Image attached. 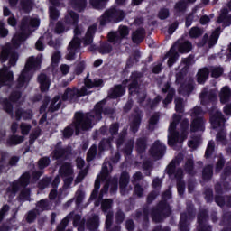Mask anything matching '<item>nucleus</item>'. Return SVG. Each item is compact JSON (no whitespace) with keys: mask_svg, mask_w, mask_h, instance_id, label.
<instances>
[{"mask_svg":"<svg viewBox=\"0 0 231 231\" xmlns=\"http://www.w3.org/2000/svg\"><path fill=\"white\" fill-rule=\"evenodd\" d=\"M102 107H104V101L97 103L95 106L94 111L90 114L76 113L74 124L65 128L63 131L64 138H69L75 130L77 134H79L80 131H88V129H91V127L102 118Z\"/></svg>","mask_w":231,"mask_h":231,"instance_id":"obj_1","label":"nucleus"},{"mask_svg":"<svg viewBox=\"0 0 231 231\" xmlns=\"http://www.w3.org/2000/svg\"><path fill=\"white\" fill-rule=\"evenodd\" d=\"M180 120L181 116H173L172 122L170 124L168 130V143L171 147H176L178 143H183L184 140H187V135L189 134V120H182L180 123V132H176V126L180 124Z\"/></svg>","mask_w":231,"mask_h":231,"instance_id":"obj_2","label":"nucleus"},{"mask_svg":"<svg viewBox=\"0 0 231 231\" xmlns=\"http://www.w3.org/2000/svg\"><path fill=\"white\" fill-rule=\"evenodd\" d=\"M42 60H41V57H33L31 56L28 58L24 69L22 70L18 79H17V85L16 89H21V88H23V86L30 83V80H32V77L33 75L32 74V71H37L41 69V64Z\"/></svg>","mask_w":231,"mask_h":231,"instance_id":"obj_3","label":"nucleus"},{"mask_svg":"<svg viewBox=\"0 0 231 231\" xmlns=\"http://www.w3.org/2000/svg\"><path fill=\"white\" fill-rule=\"evenodd\" d=\"M84 29L81 26H78L74 30V38L69 45L68 54L66 56L67 60H73L75 59V53H79L80 50V35H82Z\"/></svg>","mask_w":231,"mask_h":231,"instance_id":"obj_4","label":"nucleus"},{"mask_svg":"<svg viewBox=\"0 0 231 231\" xmlns=\"http://www.w3.org/2000/svg\"><path fill=\"white\" fill-rule=\"evenodd\" d=\"M30 180H32V175L29 171L23 173L17 180L12 182L11 187L7 188V192L11 194H17L23 189H26L30 185Z\"/></svg>","mask_w":231,"mask_h":231,"instance_id":"obj_5","label":"nucleus"},{"mask_svg":"<svg viewBox=\"0 0 231 231\" xmlns=\"http://www.w3.org/2000/svg\"><path fill=\"white\" fill-rule=\"evenodd\" d=\"M201 115H203V110L199 106L191 110V117L193 119L191 123V133L205 131V121H203Z\"/></svg>","mask_w":231,"mask_h":231,"instance_id":"obj_6","label":"nucleus"},{"mask_svg":"<svg viewBox=\"0 0 231 231\" xmlns=\"http://www.w3.org/2000/svg\"><path fill=\"white\" fill-rule=\"evenodd\" d=\"M124 17H125V14H124L122 11L116 9L108 10L100 17V25L105 26V24L111 22L120 23Z\"/></svg>","mask_w":231,"mask_h":231,"instance_id":"obj_7","label":"nucleus"},{"mask_svg":"<svg viewBox=\"0 0 231 231\" xmlns=\"http://www.w3.org/2000/svg\"><path fill=\"white\" fill-rule=\"evenodd\" d=\"M8 59L9 67L15 66L17 64V60H19V53L13 51L10 45H7L2 49L0 52V62L5 64Z\"/></svg>","mask_w":231,"mask_h":231,"instance_id":"obj_8","label":"nucleus"},{"mask_svg":"<svg viewBox=\"0 0 231 231\" xmlns=\"http://www.w3.org/2000/svg\"><path fill=\"white\" fill-rule=\"evenodd\" d=\"M113 171V166L110 162H105L102 167V171L100 175L97 176L95 182V189L91 194V198H97V194H98V189H100V181H104L107 180V176H109V172Z\"/></svg>","mask_w":231,"mask_h":231,"instance_id":"obj_9","label":"nucleus"},{"mask_svg":"<svg viewBox=\"0 0 231 231\" xmlns=\"http://www.w3.org/2000/svg\"><path fill=\"white\" fill-rule=\"evenodd\" d=\"M48 45L51 46V48H55V52L51 56V69L52 71V74L54 77L59 73V39L56 38L55 41L51 39L48 42Z\"/></svg>","mask_w":231,"mask_h":231,"instance_id":"obj_10","label":"nucleus"},{"mask_svg":"<svg viewBox=\"0 0 231 231\" xmlns=\"http://www.w3.org/2000/svg\"><path fill=\"white\" fill-rule=\"evenodd\" d=\"M102 86V80L97 79L91 81L88 78L85 79V87L81 88L80 90H77L79 97H84L86 95H89L91 91L89 89H93V88H98Z\"/></svg>","mask_w":231,"mask_h":231,"instance_id":"obj_11","label":"nucleus"},{"mask_svg":"<svg viewBox=\"0 0 231 231\" xmlns=\"http://www.w3.org/2000/svg\"><path fill=\"white\" fill-rule=\"evenodd\" d=\"M60 174L65 177V185L69 187L73 181V166L68 162L64 163L60 170Z\"/></svg>","mask_w":231,"mask_h":231,"instance_id":"obj_12","label":"nucleus"},{"mask_svg":"<svg viewBox=\"0 0 231 231\" xmlns=\"http://www.w3.org/2000/svg\"><path fill=\"white\" fill-rule=\"evenodd\" d=\"M112 204H113V201H111V199H105L101 203V208L103 212H108L106 214V228H110L111 223L113 221V212H111Z\"/></svg>","mask_w":231,"mask_h":231,"instance_id":"obj_13","label":"nucleus"},{"mask_svg":"<svg viewBox=\"0 0 231 231\" xmlns=\"http://www.w3.org/2000/svg\"><path fill=\"white\" fill-rule=\"evenodd\" d=\"M129 35V29L125 26H120L118 33H108V41L110 42H118L121 39H125Z\"/></svg>","mask_w":231,"mask_h":231,"instance_id":"obj_14","label":"nucleus"},{"mask_svg":"<svg viewBox=\"0 0 231 231\" xmlns=\"http://www.w3.org/2000/svg\"><path fill=\"white\" fill-rule=\"evenodd\" d=\"M210 122L213 129L223 127V125H225V118H223V114L217 110L212 111Z\"/></svg>","mask_w":231,"mask_h":231,"instance_id":"obj_15","label":"nucleus"},{"mask_svg":"<svg viewBox=\"0 0 231 231\" xmlns=\"http://www.w3.org/2000/svg\"><path fill=\"white\" fill-rule=\"evenodd\" d=\"M152 156L156 160H160L163 156V152H165V145L162 143L160 141L154 143L150 151Z\"/></svg>","mask_w":231,"mask_h":231,"instance_id":"obj_16","label":"nucleus"},{"mask_svg":"<svg viewBox=\"0 0 231 231\" xmlns=\"http://www.w3.org/2000/svg\"><path fill=\"white\" fill-rule=\"evenodd\" d=\"M23 120H32L33 118V111L32 109L23 110V108L15 109V120L17 122Z\"/></svg>","mask_w":231,"mask_h":231,"instance_id":"obj_17","label":"nucleus"},{"mask_svg":"<svg viewBox=\"0 0 231 231\" xmlns=\"http://www.w3.org/2000/svg\"><path fill=\"white\" fill-rule=\"evenodd\" d=\"M38 82L40 84V89L42 93H46L50 89V78L44 73H41L38 76Z\"/></svg>","mask_w":231,"mask_h":231,"instance_id":"obj_18","label":"nucleus"},{"mask_svg":"<svg viewBox=\"0 0 231 231\" xmlns=\"http://www.w3.org/2000/svg\"><path fill=\"white\" fill-rule=\"evenodd\" d=\"M24 142V136L12 134L6 140L7 147H14V145H21Z\"/></svg>","mask_w":231,"mask_h":231,"instance_id":"obj_19","label":"nucleus"},{"mask_svg":"<svg viewBox=\"0 0 231 231\" xmlns=\"http://www.w3.org/2000/svg\"><path fill=\"white\" fill-rule=\"evenodd\" d=\"M30 23L32 26H39V20H30V17L24 16L20 23L21 32H26V30H28V26H30Z\"/></svg>","mask_w":231,"mask_h":231,"instance_id":"obj_20","label":"nucleus"},{"mask_svg":"<svg viewBox=\"0 0 231 231\" xmlns=\"http://www.w3.org/2000/svg\"><path fill=\"white\" fill-rule=\"evenodd\" d=\"M14 82V72L0 73V87L10 86Z\"/></svg>","mask_w":231,"mask_h":231,"instance_id":"obj_21","label":"nucleus"},{"mask_svg":"<svg viewBox=\"0 0 231 231\" xmlns=\"http://www.w3.org/2000/svg\"><path fill=\"white\" fill-rule=\"evenodd\" d=\"M130 83V87H129V91L131 93V95H133V93H140L139 89L140 87H138V74L136 73H133L131 79L129 80Z\"/></svg>","mask_w":231,"mask_h":231,"instance_id":"obj_22","label":"nucleus"},{"mask_svg":"<svg viewBox=\"0 0 231 231\" xmlns=\"http://www.w3.org/2000/svg\"><path fill=\"white\" fill-rule=\"evenodd\" d=\"M51 187L53 189L49 193V199L51 202L56 199L57 196H59V192L57 191V187H59V175L55 176L54 180L51 183Z\"/></svg>","mask_w":231,"mask_h":231,"instance_id":"obj_23","label":"nucleus"},{"mask_svg":"<svg viewBox=\"0 0 231 231\" xmlns=\"http://www.w3.org/2000/svg\"><path fill=\"white\" fill-rule=\"evenodd\" d=\"M219 97H220V102L222 104H226V102H228V100H230L231 98L230 88H228L227 86L223 87L220 90Z\"/></svg>","mask_w":231,"mask_h":231,"instance_id":"obj_24","label":"nucleus"},{"mask_svg":"<svg viewBox=\"0 0 231 231\" xmlns=\"http://www.w3.org/2000/svg\"><path fill=\"white\" fill-rule=\"evenodd\" d=\"M53 202H51L48 199H42L36 203L37 208H40L41 210H42V212L46 210H51Z\"/></svg>","mask_w":231,"mask_h":231,"instance_id":"obj_25","label":"nucleus"},{"mask_svg":"<svg viewBox=\"0 0 231 231\" xmlns=\"http://www.w3.org/2000/svg\"><path fill=\"white\" fill-rule=\"evenodd\" d=\"M176 46H178L180 53H189V51L192 50V43H190V42L189 41H186L182 43H180V42H178L173 46L174 50H176Z\"/></svg>","mask_w":231,"mask_h":231,"instance_id":"obj_26","label":"nucleus"},{"mask_svg":"<svg viewBox=\"0 0 231 231\" xmlns=\"http://www.w3.org/2000/svg\"><path fill=\"white\" fill-rule=\"evenodd\" d=\"M1 104L4 111H5L7 115H10V116L14 117V104H12V101L5 97L2 100Z\"/></svg>","mask_w":231,"mask_h":231,"instance_id":"obj_27","label":"nucleus"},{"mask_svg":"<svg viewBox=\"0 0 231 231\" xmlns=\"http://www.w3.org/2000/svg\"><path fill=\"white\" fill-rule=\"evenodd\" d=\"M50 14V27L53 28L55 26V21L59 19V10L55 6H51L49 8Z\"/></svg>","mask_w":231,"mask_h":231,"instance_id":"obj_28","label":"nucleus"},{"mask_svg":"<svg viewBox=\"0 0 231 231\" xmlns=\"http://www.w3.org/2000/svg\"><path fill=\"white\" fill-rule=\"evenodd\" d=\"M125 93V87H122V85L116 86L109 94L111 98H118V97H122Z\"/></svg>","mask_w":231,"mask_h":231,"instance_id":"obj_29","label":"nucleus"},{"mask_svg":"<svg viewBox=\"0 0 231 231\" xmlns=\"http://www.w3.org/2000/svg\"><path fill=\"white\" fill-rule=\"evenodd\" d=\"M210 72L208 71V69L203 68L200 69L197 74V80L199 84H204V82L208 79V74Z\"/></svg>","mask_w":231,"mask_h":231,"instance_id":"obj_30","label":"nucleus"},{"mask_svg":"<svg viewBox=\"0 0 231 231\" xmlns=\"http://www.w3.org/2000/svg\"><path fill=\"white\" fill-rule=\"evenodd\" d=\"M95 32H97V25H92L88 28L84 40V44L88 46L93 42V35H95Z\"/></svg>","mask_w":231,"mask_h":231,"instance_id":"obj_31","label":"nucleus"},{"mask_svg":"<svg viewBox=\"0 0 231 231\" xmlns=\"http://www.w3.org/2000/svg\"><path fill=\"white\" fill-rule=\"evenodd\" d=\"M33 0H21L20 6L25 14H30L33 10Z\"/></svg>","mask_w":231,"mask_h":231,"instance_id":"obj_32","label":"nucleus"},{"mask_svg":"<svg viewBox=\"0 0 231 231\" xmlns=\"http://www.w3.org/2000/svg\"><path fill=\"white\" fill-rule=\"evenodd\" d=\"M51 181H53V178H51V177H43L38 182L39 190H44V189H48V187H50V185H51V183H53Z\"/></svg>","mask_w":231,"mask_h":231,"instance_id":"obj_33","label":"nucleus"},{"mask_svg":"<svg viewBox=\"0 0 231 231\" xmlns=\"http://www.w3.org/2000/svg\"><path fill=\"white\" fill-rule=\"evenodd\" d=\"M128 183H129V174L127 172L122 173L121 180H120L121 194H125V187H127Z\"/></svg>","mask_w":231,"mask_h":231,"instance_id":"obj_34","label":"nucleus"},{"mask_svg":"<svg viewBox=\"0 0 231 231\" xmlns=\"http://www.w3.org/2000/svg\"><path fill=\"white\" fill-rule=\"evenodd\" d=\"M143 37H145V31L143 29H139L133 33L132 39L134 42L138 43L143 41Z\"/></svg>","mask_w":231,"mask_h":231,"instance_id":"obj_35","label":"nucleus"},{"mask_svg":"<svg viewBox=\"0 0 231 231\" xmlns=\"http://www.w3.org/2000/svg\"><path fill=\"white\" fill-rule=\"evenodd\" d=\"M21 97H23V92L21 90H13L9 95L8 100L13 104H17L19 100H21Z\"/></svg>","mask_w":231,"mask_h":231,"instance_id":"obj_36","label":"nucleus"},{"mask_svg":"<svg viewBox=\"0 0 231 231\" xmlns=\"http://www.w3.org/2000/svg\"><path fill=\"white\" fill-rule=\"evenodd\" d=\"M192 89H194V85L193 81H190L188 85H182L179 89V93L181 95H190Z\"/></svg>","mask_w":231,"mask_h":231,"instance_id":"obj_37","label":"nucleus"},{"mask_svg":"<svg viewBox=\"0 0 231 231\" xmlns=\"http://www.w3.org/2000/svg\"><path fill=\"white\" fill-rule=\"evenodd\" d=\"M205 221H207V217H205V213L198 217L199 231H210V227L203 226V223H205Z\"/></svg>","mask_w":231,"mask_h":231,"instance_id":"obj_38","label":"nucleus"},{"mask_svg":"<svg viewBox=\"0 0 231 231\" xmlns=\"http://www.w3.org/2000/svg\"><path fill=\"white\" fill-rule=\"evenodd\" d=\"M50 163H51V160H50V157L48 156L42 157L38 161V169H40V171H43V169H46V167H49Z\"/></svg>","mask_w":231,"mask_h":231,"instance_id":"obj_39","label":"nucleus"},{"mask_svg":"<svg viewBox=\"0 0 231 231\" xmlns=\"http://www.w3.org/2000/svg\"><path fill=\"white\" fill-rule=\"evenodd\" d=\"M66 23L69 24H77L79 23V14L69 12V15L66 16Z\"/></svg>","mask_w":231,"mask_h":231,"instance_id":"obj_40","label":"nucleus"},{"mask_svg":"<svg viewBox=\"0 0 231 231\" xmlns=\"http://www.w3.org/2000/svg\"><path fill=\"white\" fill-rule=\"evenodd\" d=\"M180 162H181V156L180 158H176L173 160L167 168V172L168 174H173L174 173V169H176V165H180Z\"/></svg>","mask_w":231,"mask_h":231,"instance_id":"obj_41","label":"nucleus"},{"mask_svg":"<svg viewBox=\"0 0 231 231\" xmlns=\"http://www.w3.org/2000/svg\"><path fill=\"white\" fill-rule=\"evenodd\" d=\"M71 5L73 8L80 12L86 8V0H72Z\"/></svg>","mask_w":231,"mask_h":231,"instance_id":"obj_42","label":"nucleus"},{"mask_svg":"<svg viewBox=\"0 0 231 231\" xmlns=\"http://www.w3.org/2000/svg\"><path fill=\"white\" fill-rule=\"evenodd\" d=\"M214 97H216V95L210 96V93H208L207 89H204L200 94L201 104H207V102H208V100H212Z\"/></svg>","mask_w":231,"mask_h":231,"instance_id":"obj_43","label":"nucleus"},{"mask_svg":"<svg viewBox=\"0 0 231 231\" xmlns=\"http://www.w3.org/2000/svg\"><path fill=\"white\" fill-rule=\"evenodd\" d=\"M30 189L24 188L19 194L18 198L20 201H30Z\"/></svg>","mask_w":231,"mask_h":231,"instance_id":"obj_44","label":"nucleus"},{"mask_svg":"<svg viewBox=\"0 0 231 231\" xmlns=\"http://www.w3.org/2000/svg\"><path fill=\"white\" fill-rule=\"evenodd\" d=\"M107 1L109 0H90V5L91 6H93V8H96L97 10H100L104 8Z\"/></svg>","mask_w":231,"mask_h":231,"instance_id":"obj_45","label":"nucleus"},{"mask_svg":"<svg viewBox=\"0 0 231 231\" xmlns=\"http://www.w3.org/2000/svg\"><path fill=\"white\" fill-rule=\"evenodd\" d=\"M57 102H59V95H56L54 97L51 104L50 105L48 108L49 113H55V111H59V104H57Z\"/></svg>","mask_w":231,"mask_h":231,"instance_id":"obj_46","label":"nucleus"},{"mask_svg":"<svg viewBox=\"0 0 231 231\" xmlns=\"http://www.w3.org/2000/svg\"><path fill=\"white\" fill-rule=\"evenodd\" d=\"M180 231H189V227L187 226V214L185 213L180 215Z\"/></svg>","mask_w":231,"mask_h":231,"instance_id":"obj_47","label":"nucleus"},{"mask_svg":"<svg viewBox=\"0 0 231 231\" xmlns=\"http://www.w3.org/2000/svg\"><path fill=\"white\" fill-rule=\"evenodd\" d=\"M176 51L174 47H172L170 50V53H171V55L170 56V59L168 60V66H172V64H174V62H176V60H178V57H180V55L178 54V52H174Z\"/></svg>","mask_w":231,"mask_h":231,"instance_id":"obj_48","label":"nucleus"},{"mask_svg":"<svg viewBox=\"0 0 231 231\" xmlns=\"http://www.w3.org/2000/svg\"><path fill=\"white\" fill-rule=\"evenodd\" d=\"M218 23H223V26H230L231 23V15L226 16L225 14H221L219 18L217 20Z\"/></svg>","mask_w":231,"mask_h":231,"instance_id":"obj_49","label":"nucleus"},{"mask_svg":"<svg viewBox=\"0 0 231 231\" xmlns=\"http://www.w3.org/2000/svg\"><path fill=\"white\" fill-rule=\"evenodd\" d=\"M201 35H203V30L198 27H193L189 31V37H191L192 39H196Z\"/></svg>","mask_w":231,"mask_h":231,"instance_id":"obj_50","label":"nucleus"},{"mask_svg":"<svg viewBox=\"0 0 231 231\" xmlns=\"http://www.w3.org/2000/svg\"><path fill=\"white\" fill-rule=\"evenodd\" d=\"M219 28L216 29L215 32L211 34V37L208 42L209 46H214L216 42H217V39H219Z\"/></svg>","mask_w":231,"mask_h":231,"instance_id":"obj_51","label":"nucleus"},{"mask_svg":"<svg viewBox=\"0 0 231 231\" xmlns=\"http://www.w3.org/2000/svg\"><path fill=\"white\" fill-rule=\"evenodd\" d=\"M138 127H140V116H136L130 126L131 131H133V133H136V131H138Z\"/></svg>","mask_w":231,"mask_h":231,"instance_id":"obj_52","label":"nucleus"},{"mask_svg":"<svg viewBox=\"0 0 231 231\" xmlns=\"http://www.w3.org/2000/svg\"><path fill=\"white\" fill-rule=\"evenodd\" d=\"M35 219H37V212L35 210H30L27 213L26 221L29 224L35 223Z\"/></svg>","mask_w":231,"mask_h":231,"instance_id":"obj_53","label":"nucleus"},{"mask_svg":"<svg viewBox=\"0 0 231 231\" xmlns=\"http://www.w3.org/2000/svg\"><path fill=\"white\" fill-rule=\"evenodd\" d=\"M95 156H97V145L94 144L90 147L88 152V155H87L88 162H91V160H93Z\"/></svg>","mask_w":231,"mask_h":231,"instance_id":"obj_54","label":"nucleus"},{"mask_svg":"<svg viewBox=\"0 0 231 231\" xmlns=\"http://www.w3.org/2000/svg\"><path fill=\"white\" fill-rule=\"evenodd\" d=\"M223 75V68L221 67H214L211 69V76L215 79H218V77H221Z\"/></svg>","mask_w":231,"mask_h":231,"instance_id":"obj_55","label":"nucleus"},{"mask_svg":"<svg viewBox=\"0 0 231 231\" xmlns=\"http://www.w3.org/2000/svg\"><path fill=\"white\" fill-rule=\"evenodd\" d=\"M175 109L178 113H183V99L180 97L175 99Z\"/></svg>","mask_w":231,"mask_h":231,"instance_id":"obj_56","label":"nucleus"},{"mask_svg":"<svg viewBox=\"0 0 231 231\" xmlns=\"http://www.w3.org/2000/svg\"><path fill=\"white\" fill-rule=\"evenodd\" d=\"M200 142H201V138L196 137V138H193L190 141H189L188 145L191 149H196V147H198V145H199Z\"/></svg>","mask_w":231,"mask_h":231,"instance_id":"obj_57","label":"nucleus"},{"mask_svg":"<svg viewBox=\"0 0 231 231\" xmlns=\"http://www.w3.org/2000/svg\"><path fill=\"white\" fill-rule=\"evenodd\" d=\"M100 151H106L111 149V141L104 139L99 144Z\"/></svg>","mask_w":231,"mask_h":231,"instance_id":"obj_58","label":"nucleus"},{"mask_svg":"<svg viewBox=\"0 0 231 231\" xmlns=\"http://www.w3.org/2000/svg\"><path fill=\"white\" fill-rule=\"evenodd\" d=\"M42 41H44V36H41L36 42L35 48L38 51H44V43Z\"/></svg>","mask_w":231,"mask_h":231,"instance_id":"obj_59","label":"nucleus"},{"mask_svg":"<svg viewBox=\"0 0 231 231\" xmlns=\"http://www.w3.org/2000/svg\"><path fill=\"white\" fill-rule=\"evenodd\" d=\"M212 177V166H207L203 171L204 180H208Z\"/></svg>","mask_w":231,"mask_h":231,"instance_id":"obj_60","label":"nucleus"},{"mask_svg":"<svg viewBox=\"0 0 231 231\" xmlns=\"http://www.w3.org/2000/svg\"><path fill=\"white\" fill-rule=\"evenodd\" d=\"M44 174V171H34L32 172V181L36 182L39 181V180L41 179V176H42Z\"/></svg>","mask_w":231,"mask_h":231,"instance_id":"obj_61","label":"nucleus"},{"mask_svg":"<svg viewBox=\"0 0 231 231\" xmlns=\"http://www.w3.org/2000/svg\"><path fill=\"white\" fill-rule=\"evenodd\" d=\"M213 152H214V141H210L206 150V154H205L206 158H208V156H210V154H212Z\"/></svg>","mask_w":231,"mask_h":231,"instance_id":"obj_62","label":"nucleus"},{"mask_svg":"<svg viewBox=\"0 0 231 231\" xmlns=\"http://www.w3.org/2000/svg\"><path fill=\"white\" fill-rule=\"evenodd\" d=\"M90 230H95L98 226V217L95 216L92 220L89 221Z\"/></svg>","mask_w":231,"mask_h":231,"instance_id":"obj_63","label":"nucleus"},{"mask_svg":"<svg viewBox=\"0 0 231 231\" xmlns=\"http://www.w3.org/2000/svg\"><path fill=\"white\" fill-rule=\"evenodd\" d=\"M167 17H169V9H161L159 12V18L167 19Z\"/></svg>","mask_w":231,"mask_h":231,"instance_id":"obj_64","label":"nucleus"}]
</instances>
